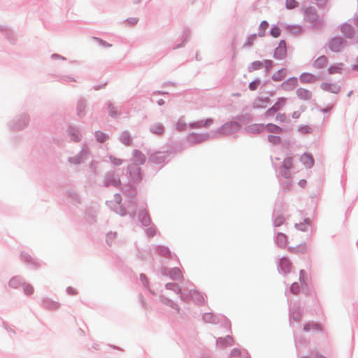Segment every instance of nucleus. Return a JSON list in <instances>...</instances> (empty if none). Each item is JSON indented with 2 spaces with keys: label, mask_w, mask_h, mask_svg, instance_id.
<instances>
[{
  "label": "nucleus",
  "mask_w": 358,
  "mask_h": 358,
  "mask_svg": "<svg viewBox=\"0 0 358 358\" xmlns=\"http://www.w3.org/2000/svg\"><path fill=\"white\" fill-rule=\"evenodd\" d=\"M278 110L279 107L274 105L266 112V116H273Z\"/></svg>",
  "instance_id": "4468645a"
},
{
  "label": "nucleus",
  "mask_w": 358,
  "mask_h": 358,
  "mask_svg": "<svg viewBox=\"0 0 358 358\" xmlns=\"http://www.w3.org/2000/svg\"><path fill=\"white\" fill-rule=\"evenodd\" d=\"M271 34L275 38L278 37L280 35V28L278 27H272L271 30Z\"/></svg>",
  "instance_id": "dca6fc26"
},
{
  "label": "nucleus",
  "mask_w": 358,
  "mask_h": 358,
  "mask_svg": "<svg viewBox=\"0 0 358 358\" xmlns=\"http://www.w3.org/2000/svg\"><path fill=\"white\" fill-rule=\"evenodd\" d=\"M268 27V23L266 21H263L261 22L259 26L260 31L259 33V36L260 37H263L265 35V31Z\"/></svg>",
  "instance_id": "6e6552de"
},
{
  "label": "nucleus",
  "mask_w": 358,
  "mask_h": 358,
  "mask_svg": "<svg viewBox=\"0 0 358 358\" xmlns=\"http://www.w3.org/2000/svg\"><path fill=\"white\" fill-rule=\"evenodd\" d=\"M285 103V99L281 98V99H278V101L275 103V106H276L277 107H279V109H280L282 106H284Z\"/></svg>",
  "instance_id": "a878e982"
},
{
  "label": "nucleus",
  "mask_w": 358,
  "mask_h": 358,
  "mask_svg": "<svg viewBox=\"0 0 358 358\" xmlns=\"http://www.w3.org/2000/svg\"><path fill=\"white\" fill-rule=\"evenodd\" d=\"M255 39H256V34H253V35L250 36L248 38V39L247 42L245 43V46H248V47H250V46L252 45L253 42H254V41H255Z\"/></svg>",
  "instance_id": "6ab92c4d"
},
{
  "label": "nucleus",
  "mask_w": 358,
  "mask_h": 358,
  "mask_svg": "<svg viewBox=\"0 0 358 358\" xmlns=\"http://www.w3.org/2000/svg\"><path fill=\"white\" fill-rule=\"evenodd\" d=\"M276 119L280 122H284L286 120V116L285 114L279 113L277 115Z\"/></svg>",
  "instance_id": "c756f323"
},
{
  "label": "nucleus",
  "mask_w": 358,
  "mask_h": 358,
  "mask_svg": "<svg viewBox=\"0 0 358 358\" xmlns=\"http://www.w3.org/2000/svg\"><path fill=\"white\" fill-rule=\"evenodd\" d=\"M298 6V2L296 0H286V7L292 9Z\"/></svg>",
  "instance_id": "f8f14e48"
},
{
  "label": "nucleus",
  "mask_w": 358,
  "mask_h": 358,
  "mask_svg": "<svg viewBox=\"0 0 358 358\" xmlns=\"http://www.w3.org/2000/svg\"><path fill=\"white\" fill-rule=\"evenodd\" d=\"M331 87H332V86H331V85L327 84V83H324V84H322V89H323V90H331ZM333 87H334V88H335V89L336 88L335 86H333Z\"/></svg>",
  "instance_id": "7c9ffc66"
},
{
  "label": "nucleus",
  "mask_w": 358,
  "mask_h": 358,
  "mask_svg": "<svg viewBox=\"0 0 358 358\" xmlns=\"http://www.w3.org/2000/svg\"><path fill=\"white\" fill-rule=\"evenodd\" d=\"M266 130L271 133L280 134L282 129L278 126L273 124H268L266 125Z\"/></svg>",
  "instance_id": "423d86ee"
},
{
  "label": "nucleus",
  "mask_w": 358,
  "mask_h": 358,
  "mask_svg": "<svg viewBox=\"0 0 358 358\" xmlns=\"http://www.w3.org/2000/svg\"><path fill=\"white\" fill-rule=\"evenodd\" d=\"M279 49H280V48H277V49L275 50V54H277V53H278V52Z\"/></svg>",
  "instance_id": "c9c22d12"
},
{
  "label": "nucleus",
  "mask_w": 358,
  "mask_h": 358,
  "mask_svg": "<svg viewBox=\"0 0 358 358\" xmlns=\"http://www.w3.org/2000/svg\"><path fill=\"white\" fill-rule=\"evenodd\" d=\"M330 72H331V73H334V71H333L332 69H330Z\"/></svg>",
  "instance_id": "e433bc0d"
},
{
  "label": "nucleus",
  "mask_w": 358,
  "mask_h": 358,
  "mask_svg": "<svg viewBox=\"0 0 358 358\" xmlns=\"http://www.w3.org/2000/svg\"><path fill=\"white\" fill-rule=\"evenodd\" d=\"M153 131L157 134H161L164 131V128L162 126L158 125L153 129Z\"/></svg>",
  "instance_id": "393cba45"
},
{
  "label": "nucleus",
  "mask_w": 358,
  "mask_h": 358,
  "mask_svg": "<svg viewBox=\"0 0 358 358\" xmlns=\"http://www.w3.org/2000/svg\"><path fill=\"white\" fill-rule=\"evenodd\" d=\"M263 66V64L261 62H255L252 64V68L255 70L259 69Z\"/></svg>",
  "instance_id": "bb28decb"
},
{
  "label": "nucleus",
  "mask_w": 358,
  "mask_h": 358,
  "mask_svg": "<svg viewBox=\"0 0 358 358\" xmlns=\"http://www.w3.org/2000/svg\"><path fill=\"white\" fill-rule=\"evenodd\" d=\"M144 160H145V157H144V156H143V155H142V156L141 157L140 162H143Z\"/></svg>",
  "instance_id": "f704fd0d"
},
{
  "label": "nucleus",
  "mask_w": 358,
  "mask_h": 358,
  "mask_svg": "<svg viewBox=\"0 0 358 358\" xmlns=\"http://www.w3.org/2000/svg\"><path fill=\"white\" fill-rule=\"evenodd\" d=\"M293 166V159L292 157H287L284 159L281 173L285 178L289 177V170Z\"/></svg>",
  "instance_id": "f257e3e1"
},
{
  "label": "nucleus",
  "mask_w": 358,
  "mask_h": 358,
  "mask_svg": "<svg viewBox=\"0 0 358 358\" xmlns=\"http://www.w3.org/2000/svg\"><path fill=\"white\" fill-rule=\"evenodd\" d=\"M306 182L305 180H302V181H300L299 184L303 186L306 184Z\"/></svg>",
  "instance_id": "72a5a7b5"
},
{
  "label": "nucleus",
  "mask_w": 358,
  "mask_h": 358,
  "mask_svg": "<svg viewBox=\"0 0 358 358\" xmlns=\"http://www.w3.org/2000/svg\"><path fill=\"white\" fill-rule=\"evenodd\" d=\"M285 220V218L284 216L278 215L274 220V224L276 227H279L284 223Z\"/></svg>",
  "instance_id": "9b49d317"
},
{
  "label": "nucleus",
  "mask_w": 358,
  "mask_h": 358,
  "mask_svg": "<svg viewBox=\"0 0 358 358\" xmlns=\"http://www.w3.org/2000/svg\"><path fill=\"white\" fill-rule=\"evenodd\" d=\"M269 142L273 144H278L280 142V138L277 136L270 135L268 136Z\"/></svg>",
  "instance_id": "2eb2a0df"
},
{
  "label": "nucleus",
  "mask_w": 358,
  "mask_h": 358,
  "mask_svg": "<svg viewBox=\"0 0 358 358\" xmlns=\"http://www.w3.org/2000/svg\"><path fill=\"white\" fill-rule=\"evenodd\" d=\"M277 241L279 244L284 245L286 243V236L283 234H279L277 236Z\"/></svg>",
  "instance_id": "f3484780"
},
{
  "label": "nucleus",
  "mask_w": 358,
  "mask_h": 358,
  "mask_svg": "<svg viewBox=\"0 0 358 358\" xmlns=\"http://www.w3.org/2000/svg\"><path fill=\"white\" fill-rule=\"evenodd\" d=\"M173 272L174 273L173 275V278H174L176 279H178V278H180L181 273H180V271L179 269H174L173 271Z\"/></svg>",
  "instance_id": "c85d7f7f"
},
{
  "label": "nucleus",
  "mask_w": 358,
  "mask_h": 358,
  "mask_svg": "<svg viewBox=\"0 0 358 358\" xmlns=\"http://www.w3.org/2000/svg\"><path fill=\"white\" fill-rule=\"evenodd\" d=\"M280 266H281L282 269H283L285 271H289V267H290V264L288 260L282 259L280 261Z\"/></svg>",
  "instance_id": "9d476101"
},
{
  "label": "nucleus",
  "mask_w": 358,
  "mask_h": 358,
  "mask_svg": "<svg viewBox=\"0 0 358 358\" xmlns=\"http://www.w3.org/2000/svg\"><path fill=\"white\" fill-rule=\"evenodd\" d=\"M297 94L301 99H303L305 100H308L311 98V93L306 89H303V88L299 89L297 91Z\"/></svg>",
  "instance_id": "20e7f679"
},
{
  "label": "nucleus",
  "mask_w": 358,
  "mask_h": 358,
  "mask_svg": "<svg viewBox=\"0 0 358 358\" xmlns=\"http://www.w3.org/2000/svg\"><path fill=\"white\" fill-rule=\"evenodd\" d=\"M303 358H308V357H303Z\"/></svg>",
  "instance_id": "4c0bfd02"
},
{
  "label": "nucleus",
  "mask_w": 358,
  "mask_h": 358,
  "mask_svg": "<svg viewBox=\"0 0 358 358\" xmlns=\"http://www.w3.org/2000/svg\"><path fill=\"white\" fill-rule=\"evenodd\" d=\"M343 40L341 38H333L329 42V48L334 52H338L341 50L343 46Z\"/></svg>",
  "instance_id": "f03ea898"
},
{
  "label": "nucleus",
  "mask_w": 358,
  "mask_h": 358,
  "mask_svg": "<svg viewBox=\"0 0 358 358\" xmlns=\"http://www.w3.org/2000/svg\"><path fill=\"white\" fill-rule=\"evenodd\" d=\"M315 80V76L310 73H303L301 76V80L303 83H313Z\"/></svg>",
  "instance_id": "0eeeda50"
},
{
  "label": "nucleus",
  "mask_w": 358,
  "mask_h": 358,
  "mask_svg": "<svg viewBox=\"0 0 358 358\" xmlns=\"http://www.w3.org/2000/svg\"><path fill=\"white\" fill-rule=\"evenodd\" d=\"M284 87L287 89V86L289 85H292V87H295L297 85V79L296 78H290L287 82L284 83L283 84Z\"/></svg>",
  "instance_id": "1a4fd4ad"
},
{
  "label": "nucleus",
  "mask_w": 358,
  "mask_h": 358,
  "mask_svg": "<svg viewBox=\"0 0 358 358\" xmlns=\"http://www.w3.org/2000/svg\"><path fill=\"white\" fill-rule=\"evenodd\" d=\"M259 80L252 81L250 83L249 87L251 90H255L259 85Z\"/></svg>",
  "instance_id": "4be33fe9"
},
{
  "label": "nucleus",
  "mask_w": 358,
  "mask_h": 358,
  "mask_svg": "<svg viewBox=\"0 0 358 358\" xmlns=\"http://www.w3.org/2000/svg\"><path fill=\"white\" fill-rule=\"evenodd\" d=\"M311 328L319 329L320 327L319 325H317V324H310L305 326L304 329L308 331L310 330Z\"/></svg>",
  "instance_id": "cd10ccee"
},
{
  "label": "nucleus",
  "mask_w": 358,
  "mask_h": 358,
  "mask_svg": "<svg viewBox=\"0 0 358 358\" xmlns=\"http://www.w3.org/2000/svg\"><path fill=\"white\" fill-rule=\"evenodd\" d=\"M213 122V120L209 119V120H207L205 122V124H203L204 126H209L212 124Z\"/></svg>",
  "instance_id": "473e14b6"
},
{
  "label": "nucleus",
  "mask_w": 358,
  "mask_h": 358,
  "mask_svg": "<svg viewBox=\"0 0 358 358\" xmlns=\"http://www.w3.org/2000/svg\"><path fill=\"white\" fill-rule=\"evenodd\" d=\"M200 138V136L194 134H192L188 136V141L191 143H200L201 141Z\"/></svg>",
  "instance_id": "ddd939ff"
},
{
  "label": "nucleus",
  "mask_w": 358,
  "mask_h": 358,
  "mask_svg": "<svg viewBox=\"0 0 358 358\" xmlns=\"http://www.w3.org/2000/svg\"><path fill=\"white\" fill-rule=\"evenodd\" d=\"M327 57L324 56H321L315 60L314 65L315 67H317L318 69H321V68L327 65Z\"/></svg>",
  "instance_id": "39448f33"
},
{
  "label": "nucleus",
  "mask_w": 358,
  "mask_h": 358,
  "mask_svg": "<svg viewBox=\"0 0 358 358\" xmlns=\"http://www.w3.org/2000/svg\"><path fill=\"white\" fill-rule=\"evenodd\" d=\"M290 290L294 294H296L299 291V285L297 283H293L290 287Z\"/></svg>",
  "instance_id": "5701e85b"
},
{
  "label": "nucleus",
  "mask_w": 358,
  "mask_h": 358,
  "mask_svg": "<svg viewBox=\"0 0 358 358\" xmlns=\"http://www.w3.org/2000/svg\"><path fill=\"white\" fill-rule=\"evenodd\" d=\"M185 127L186 124L182 120H178L176 123V128L178 131H183L185 129Z\"/></svg>",
  "instance_id": "aec40b11"
},
{
  "label": "nucleus",
  "mask_w": 358,
  "mask_h": 358,
  "mask_svg": "<svg viewBox=\"0 0 358 358\" xmlns=\"http://www.w3.org/2000/svg\"><path fill=\"white\" fill-rule=\"evenodd\" d=\"M121 140L125 145H129L130 144L131 139L129 136L126 134L122 135Z\"/></svg>",
  "instance_id": "412c9836"
},
{
  "label": "nucleus",
  "mask_w": 358,
  "mask_h": 358,
  "mask_svg": "<svg viewBox=\"0 0 358 358\" xmlns=\"http://www.w3.org/2000/svg\"><path fill=\"white\" fill-rule=\"evenodd\" d=\"M301 161L305 166L308 167H311L314 164V159L313 157L309 154H303L301 157Z\"/></svg>",
  "instance_id": "7ed1b4c3"
},
{
  "label": "nucleus",
  "mask_w": 358,
  "mask_h": 358,
  "mask_svg": "<svg viewBox=\"0 0 358 358\" xmlns=\"http://www.w3.org/2000/svg\"><path fill=\"white\" fill-rule=\"evenodd\" d=\"M26 294L30 295L34 292V288L31 285H26L24 288Z\"/></svg>",
  "instance_id": "b1692460"
},
{
  "label": "nucleus",
  "mask_w": 358,
  "mask_h": 358,
  "mask_svg": "<svg viewBox=\"0 0 358 358\" xmlns=\"http://www.w3.org/2000/svg\"><path fill=\"white\" fill-rule=\"evenodd\" d=\"M110 161L115 164V165H119L121 164V160L120 159H116L115 157H110Z\"/></svg>",
  "instance_id": "2f4dec72"
},
{
  "label": "nucleus",
  "mask_w": 358,
  "mask_h": 358,
  "mask_svg": "<svg viewBox=\"0 0 358 358\" xmlns=\"http://www.w3.org/2000/svg\"><path fill=\"white\" fill-rule=\"evenodd\" d=\"M96 136L97 140L101 143L104 142L107 139L106 135L102 132H97Z\"/></svg>",
  "instance_id": "a211bd4d"
}]
</instances>
